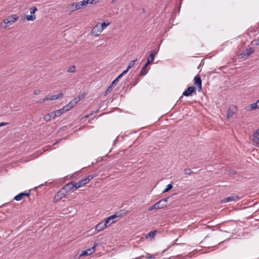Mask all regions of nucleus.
I'll return each instance as SVG.
<instances>
[{"mask_svg":"<svg viewBox=\"0 0 259 259\" xmlns=\"http://www.w3.org/2000/svg\"><path fill=\"white\" fill-rule=\"evenodd\" d=\"M237 110L236 106L232 105L229 107L227 112V118L228 119H230L237 112Z\"/></svg>","mask_w":259,"mask_h":259,"instance_id":"9d476101","label":"nucleus"},{"mask_svg":"<svg viewBox=\"0 0 259 259\" xmlns=\"http://www.w3.org/2000/svg\"><path fill=\"white\" fill-rule=\"evenodd\" d=\"M250 108L251 110H254L256 108H259V105L257 104V102L252 103L251 104Z\"/></svg>","mask_w":259,"mask_h":259,"instance_id":"7c9ffc66","label":"nucleus"},{"mask_svg":"<svg viewBox=\"0 0 259 259\" xmlns=\"http://www.w3.org/2000/svg\"><path fill=\"white\" fill-rule=\"evenodd\" d=\"M55 112H56L57 116L58 117V116H60L61 114H62L65 112H64V110L63 109V108H61L60 109L56 110Z\"/></svg>","mask_w":259,"mask_h":259,"instance_id":"bb28decb","label":"nucleus"},{"mask_svg":"<svg viewBox=\"0 0 259 259\" xmlns=\"http://www.w3.org/2000/svg\"><path fill=\"white\" fill-rule=\"evenodd\" d=\"M103 31L100 27V24L97 23L96 25L93 28L91 34L95 36H98L100 34L101 32Z\"/></svg>","mask_w":259,"mask_h":259,"instance_id":"9b49d317","label":"nucleus"},{"mask_svg":"<svg viewBox=\"0 0 259 259\" xmlns=\"http://www.w3.org/2000/svg\"><path fill=\"white\" fill-rule=\"evenodd\" d=\"M252 45L259 46V37L251 42Z\"/></svg>","mask_w":259,"mask_h":259,"instance_id":"e433bc0d","label":"nucleus"},{"mask_svg":"<svg viewBox=\"0 0 259 259\" xmlns=\"http://www.w3.org/2000/svg\"><path fill=\"white\" fill-rule=\"evenodd\" d=\"M110 22H103L102 24H100V27L103 30L107 26L110 25Z\"/></svg>","mask_w":259,"mask_h":259,"instance_id":"393cba45","label":"nucleus"},{"mask_svg":"<svg viewBox=\"0 0 259 259\" xmlns=\"http://www.w3.org/2000/svg\"><path fill=\"white\" fill-rule=\"evenodd\" d=\"M41 91L40 90H35L33 91V94L35 95H38L40 94Z\"/></svg>","mask_w":259,"mask_h":259,"instance_id":"ea45409f","label":"nucleus"},{"mask_svg":"<svg viewBox=\"0 0 259 259\" xmlns=\"http://www.w3.org/2000/svg\"><path fill=\"white\" fill-rule=\"evenodd\" d=\"M52 119L49 114H47L44 116V120L46 121H50Z\"/></svg>","mask_w":259,"mask_h":259,"instance_id":"473e14b6","label":"nucleus"},{"mask_svg":"<svg viewBox=\"0 0 259 259\" xmlns=\"http://www.w3.org/2000/svg\"><path fill=\"white\" fill-rule=\"evenodd\" d=\"M172 188V185L171 184H168L166 188L162 191V193H166Z\"/></svg>","mask_w":259,"mask_h":259,"instance_id":"c85d7f7f","label":"nucleus"},{"mask_svg":"<svg viewBox=\"0 0 259 259\" xmlns=\"http://www.w3.org/2000/svg\"><path fill=\"white\" fill-rule=\"evenodd\" d=\"M155 57L153 56V55H149V57L147 59V62L148 64L152 62L154 60Z\"/></svg>","mask_w":259,"mask_h":259,"instance_id":"a878e982","label":"nucleus"},{"mask_svg":"<svg viewBox=\"0 0 259 259\" xmlns=\"http://www.w3.org/2000/svg\"><path fill=\"white\" fill-rule=\"evenodd\" d=\"M63 95V93H60L58 95H47L43 99H40L37 101V103L43 104L49 101L55 100L59 98H61Z\"/></svg>","mask_w":259,"mask_h":259,"instance_id":"f03ea898","label":"nucleus"},{"mask_svg":"<svg viewBox=\"0 0 259 259\" xmlns=\"http://www.w3.org/2000/svg\"><path fill=\"white\" fill-rule=\"evenodd\" d=\"M62 188L64 189V190L66 191V193H67L71 190H73L74 188L75 189L74 182L71 181L69 182L68 183L66 184Z\"/></svg>","mask_w":259,"mask_h":259,"instance_id":"f8f14e48","label":"nucleus"},{"mask_svg":"<svg viewBox=\"0 0 259 259\" xmlns=\"http://www.w3.org/2000/svg\"><path fill=\"white\" fill-rule=\"evenodd\" d=\"M30 193L22 192L20 193L14 197V199L17 201L22 199L23 196H29Z\"/></svg>","mask_w":259,"mask_h":259,"instance_id":"a211bd4d","label":"nucleus"},{"mask_svg":"<svg viewBox=\"0 0 259 259\" xmlns=\"http://www.w3.org/2000/svg\"><path fill=\"white\" fill-rule=\"evenodd\" d=\"M99 0H93L92 3L91 4H96Z\"/></svg>","mask_w":259,"mask_h":259,"instance_id":"49530a36","label":"nucleus"},{"mask_svg":"<svg viewBox=\"0 0 259 259\" xmlns=\"http://www.w3.org/2000/svg\"><path fill=\"white\" fill-rule=\"evenodd\" d=\"M82 9L79 2L72 3L66 7V11L71 15L73 12Z\"/></svg>","mask_w":259,"mask_h":259,"instance_id":"20e7f679","label":"nucleus"},{"mask_svg":"<svg viewBox=\"0 0 259 259\" xmlns=\"http://www.w3.org/2000/svg\"><path fill=\"white\" fill-rule=\"evenodd\" d=\"M254 49L252 48L246 49L239 55L240 58L241 59H246L248 56L252 54L254 52Z\"/></svg>","mask_w":259,"mask_h":259,"instance_id":"6e6552de","label":"nucleus"},{"mask_svg":"<svg viewBox=\"0 0 259 259\" xmlns=\"http://www.w3.org/2000/svg\"><path fill=\"white\" fill-rule=\"evenodd\" d=\"M110 221H111L110 219H109V218L108 217L105 220V222L103 223H104V224H105L106 226L107 227L108 226H110V225L113 224L115 222V221H113L110 224L108 225V224Z\"/></svg>","mask_w":259,"mask_h":259,"instance_id":"cd10ccee","label":"nucleus"},{"mask_svg":"<svg viewBox=\"0 0 259 259\" xmlns=\"http://www.w3.org/2000/svg\"><path fill=\"white\" fill-rule=\"evenodd\" d=\"M97 245L98 243H95L92 247L82 251L79 255V257L82 256H88L93 253L95 251V247Z\"/></svg>","mask_w":259,"mask_h":259,"instance_id":"423d86ee","label":"nucleus"},{"mask_svg":"<svg viewBox=\"0 0 259 259\" xmlns=\"http://www.w3.org/2000/svg\"><path fill=\"white\" fill-rule=\"evenodd\" d=\"M94 178V176L92 175H89L84 178L81 179L80 181L78 182L77 183L74 182V185L75 186V189L79 188L85 184L89 183L91 180Z\"/></svg>","mask_w":259,"mask_h":259,"instance_id":"7ed1b4c3","label":"nucleus"},{"mask_svg":"<svg viewBox=\"0 0 259 259\" xmlns=\"http://www.w3.org/2000/svg\"><path fill=\"white\" fill-rule=\"evenodd\" d=\"M106 227L105 224H104L103 222H100L96 226L95 230L97 232H100L103 231Z\"/></svg>","mask_w":259,"mask_h":259,"instance_id":"dca6fc26","label":"nucleus"},{"mask_svg":"<svg viewBox=\"0 0 259 259\" xmlns=\"http://www.w3.org/2000/svg\"><path fill=\"white\" fill-rule=\"evenodd\" d=\"M230 173L234 174H235V171L232 170Z\"/></svg>","mask_w":259,"mask_h":259,"instance_id":"09e8293b","label":"nucleus"},{"mask_svg":"<svg viewBox=\"0 0 259 259\" xmlns=\"http://www.w3.org/2000/svg\"><path fill=\"white\" fill-rule=\"evenodd\" d=\"M26 19L27 21H34L36 19V16L35 15L31 14L30 15H27Z\"/></svg>","mask_w":259,"mask_h":259,"instance_id":"b1692460","label":"nucleus"},{"mask_svg":"<svg viewBox=\"0 0 259 259\" xmlns=\"http://www.w3.org/2000/svg\"><path fill=\"white\" fill-rule=\"evenodd\" d=\"M49 115H50L51 117L52 118H55L56 117H57V115H56V112H55V111H53V112H52L51 113H49Z\"/></svg>","mask_w":259,"mask_h":259,"instance_id":"58836bf2","label":"nucleus"},{"mask_svg":"<svg viewBox=\"0 0 259 259\" xmlns=\"http://www.w3.org/2000/svg\"><path fill=\"white\" fill-rule=\"evenodd\" d=\"M240 199V197L236 195V194H232L231 196L226 197L224 199H223L221 202L222 203H227L230 201H237Z\"/></svg>","mask_w":259,"mask_h":259,"instance_id":"0eeeda50","label":"nucleus"},{"mask_svg":"<svg viewBox=\"0 0 259 259\" xmlns=\"http://www.w3.org/2000/svg\"><path fill=\"white\" fill-rule=\"evenodd\" d=\"M137 61V59L135 60H132L127 65V68L126 70H124L121 74H122L123 75H124V74H125L128 71V70L132 68L133 67L135 64V62L136 61Z\"/></svg>","mask_w":259,"mask_h":259,"instance_id":"f3484780","label":"nucleus"},{"mask_svg":"<svg viewBox=\"0 0 259 259\" xmlns=\"http://www.w3.org/2000/svg\"><path fill=\"white\" fill-rule=\"evenodd\" d=\"M93 113H94V112H92V113H90V114H88V115H85V116H84V117H85V118H88V117H89L90 116V115H93Z\"/></svg>","mask_w":259,"mask_h":259,"instance_id":"a18cd8bd","label":"nucleus"},{"mask_svg":"<svg viewBox=\"0 0 259 259\" xmlns=\"http://www.w3.org/2000/svg\"><path fill=\"white\" fill-rule=\"evenodd\" d=\"M194 84L197 87L198 91L202 89V80L200 77L197 75L194 77Z\"/></svg>","mask_w":259,"mask_h":259,"instance_id":"ddd939ff","label":"nucleus"},{"mask_svg":"<svg viewBox=\"0 0 259 259\" xmlns=\"http://www.w3.org/2000/svg\"><path fill=\"white\" fill-rule=\"evenodd\" d=\"M80 100V98H79L78 99H74L72 100H71L68 104L70 106L71 109L73 108L74 106H75L78 102Z\"/></svg>","mask_w":259,"mask_h":259,"instance_id":"5701e85b","label":"nucleus"},{"mask_svg":"<svg viewBox=\"0 0 259 259\" xmlns=\"http://www.w3.org/2000/svg\"><path fill=\"white\" fill-rule=\"evenodd\" d=\"M123 75L121 74H120L111 83V84L107 88L105 96H106L108 94L112 92L113 88L116 85L117 82L119 81V80L122 77Z\"/></svg>","mask_w":259,"mask_h":259,"instance_id":"39448f33","label":"nucleus"},{"mask_svg":"<svg viewBox=\"0 0 259 259\" xmlns=\"http://www.w3.org/2000/svg\"><path fill=\"white\" fill-rule=\"evenodd\" d=\"M37 9L36 7H33L30 9V14L31 15H34V13L37 11Z\"/></svg>","mask_w":259,"mask_h":259,"instance_id":"f704fd0d","label":"nucleus"},{"mask_svg":"<svg viewBox=\"0 0 259 259\" xmlns=\"http://www.w3.org/2000/svg\"><path fill=\"white\" fill-rule=\"evenodd\" d=\"M62 108L64 110V112H66L71 109L70 106H69L68 104L64 106Z\"/></svg>","mask_w":259,"mask_h":259,"instance_id":"c9c22d12","label":"nucleus"},{"mask_svg":"<svg viewBox=\"0 0 259 259\" xmlns=\"http://www.w3.org/2000/svg\"><path fill=\"white\" fill-rule=\"evenodd\" d=\"M148 65V64L147 63H146L144 65V66L142 67L141 71H140V75L141 76H144V75H145L147 73V71L146 70V68H147V66Z\"/></svg>","mask_w":259,"mask_h":259,"instance_id":"4be33fe9","label":"nucleus"},{"mask_svg":"<svg viewBox=\"0 0 259 259\" xmlns=\"http://www.w3.org/2000/svg\"><path fill=\"white\" fill-rule=\"evenodd\" d=\"M253 141L255 143L258 147H259V133L255 132L253 134Z\"/></svg>","mask_w":259,"mask_h":259,"instance_id":"aec40b11","label":"nucleus"},{"mask_svg":"<svg viewBox=\"0 0 259 259\" xmlns=\"http://www.w3.org/2000/svg\"><path fill=\"white\" fill-rule=\"evenodd\" d=\"M8 124V123H7V122H2L0 123V127L4 126V125H6Z\"/></svg>","mask_w":259,"mask_h":259,"instance_id":"c03bdc74","label":"nucleus"},{"mask_svg":"<svg viewBox=\"0 0 259 259\" xmlns=\"http://www.w3.org/2000/svg\"><path fill=\"white\" fill-rule=\"evenodd\" d=\"M93 0H83L82 1L79 2L80 3L81 9L85 8L88 4L92 3Z\"/></svg>","mask_w":259,"mask_h":259,"instance_id":"6ab92c4d","label":"nucleus"},{"mask_svg":"<svg viewBox=\"0 0 259 259\" xmlns=\"http://www.w3.org/2000/svg\"><path fill=\"white\" fill-rule=\"evenodd\" d=\"M156 231L155 230V231H150L148 234V235H147V237H151V238H153L154 237L155 235H156Z\"/></svg>","mask_w":259,"mask_h":259,"instance_id":"2f4dec72","label":"nucleus"},{"mask_svg":"<svg viewBox=\"0 0 259 259\" xmlns=\"http://www.w3.org/2000/svg\"><path fill=\"white\" fill-rule=\"evenodd\" d=\"M66 194V191H65V190H64L63 188H62L59 192H58V193L55 195L54 197V201H58L59 200L65 197Z\"/></svg>","mask_w":259,"mask_h":259,"instance_id":"1a4fd4ad","label":"nucleus"},{"mask_svg":"<svg viewBox=\"0 0 259 259\" xmlns=\"http://www.w3.org/2000/svg\"><path fill=\"white\" fill-rule=\"evenodd\" d=\"M169 197L164 198L160 200H159V202L161 203V204H165L166 202H167V200H168Z\"/></svg>","mask_w":259,"mask_h":259,"instance_id":"4c0bfd02","label":"nucleus"},{"mask_svg":"<svg viewBox=\"0 0 259 259\" xmlns=\"http://www.w3.org/2000/svg\"><path fill=\"white\" fill-rule=\"evenodd\" d=\"M165 206H166L165 204H161V203L159 201L157 202H156V203H155L154 205L151 206L150 207H149V210L152 211V210H154V209H161V208H164Z\"/></svg>","mask_w":259,"mask_h":259,"instance_id":"4468645a","label":"nucleus"},{"mask_svg":"<svg viewBox=\"0 0 259 259\" xmlns=\"http://www.w3.org/2000/svg\"><path fill=\"white\" fill-rule=\"evenodd\" d=\"M19 18V17L16 15L10 16L8 18L4 19L1 23V26L4 28H6L8 26L14 23Z\"/></svg>","mask_w":259,"mask_h":259,"instance_id":"f257e3e1","label":"nucleus"},{"mask_svg":"<svg viewBox=\"0 0 259 259\" xmlns=\"http://www.w3.org/2000/svg\"><path fill=\"white\" fill-rule=\"evenodd\" d=\"M157 52L158 51H156V50H153L151 52L150 55H153V56L155 57Z\"/></svg>","mask_w":259,"mask_h":259,"instance_id":"a19ab883","label":"nucleus"},{"mask_svg":"<svg viewBox=\"0 0 259 259\" xmlns=\"http://www.w3.org/2000/svg\"><path fill=\"white\" fill-rule=\"evenodd\" d=\"M175 244V243H174L172 244H171V245L169 246L167 248H166V249H165L164 250H163V252H165V251L168 250L170 249V248L172 246L174 245Z\"/></svg>","mask_w":259,"mask_h":259,"instance_id":"79ce46f5","label":"nucleus"},{"mask_svg":"<svg viewBox=\"0 0 259 259\" xmlns=\"http://www.w3.org/2000/svg\"><path fill=\"white\" fill-rule=\"evenodd\" d=\"M109 219H110L111 220L117 218L116 217V215L114 214L112 215H111V216H110V217H109Z\"/></svg>","mask_w":259,"mask_h":259,"instance_id":"37998d69","label":"nucleus"},{"mask_svg":"<svg viewBox=\"0 0 259 259\" xmlns=\"http://www.w3.org/2000/svg\"><path fill=\"white\" fill-rule=\"evenodd\" d=\"M258 105H259V100H258L257 101H256Z\"/></svg>","mask_w":259,"mask_h":259,"instance_id":"8fccbe9b","label":"nucleus"},{"mask_svg":"<svg viewBox=\"0 0 259 259\" xmlns=\"http://www.w3.org/2000/svg\"><path fill=\"white\" fill-rule=\"evenodd\" d=\"M195 91V88L193 87H188L183 93V96H189Z\"/></svg>","mask_w":259,"mask_h":259,"instance_id":"2eb2a0df","label":"nucleus"},{"mask_svg":"<svg viewBox=\"0 0 259 259\" xmlns=\"http://www.w3.org/2000/svg\"><path fill=\"white\" fill-rule=\"evenodd\" d=\"M184 171L185 174L187 175H190L193 172L190 168H185Z\"/></svg>","mask_w":259,"mask_h":259,"instance_id":"72a5a7b5","label":"nucleus"},{"mask_svg":"<svg viewBox=\"0 0 259 259\" xmlns=\"http://www.w3.org/2000/svg\"><path fill=\"white\" fill-rule=\"evenodd\" d=\"M114 214L116 215L117 218L120 219L126 214V212L124 209L120 210L114 213Z\"/></svg>","mask_w":259,"mask_h":259,"instance_id":"412c9836","label":"nucleus"},{"mask_svg":"<svg viewBox=\"0 0 259 259\" xmlns=\"http://www.w3.org/2000/svg\"><path fill=\"white\" fill-rule=\"evenodd\" d=\"M68 72L69 73H74L75 71V66L73 65L71 66H70L69 68L67 70Z\"/></svg>","mask_w":259,"mask_h":259,"instance_id":"c756f323","label":"nucleus"},{"mask_svg":"<svg viewBox=\"0 0 259 259\" xmlns=\"http://www.w3.org/2000/svg\"><path fill=\"white\" fill-rule=\"evenodd\" d=\"M116 0H112L111 3L114 4L115 3Z\"/></svg>","mask_w":259,"mask_h":259,"instance_id":"de8ad7c7","label":"nucleus"}]
</instances>
